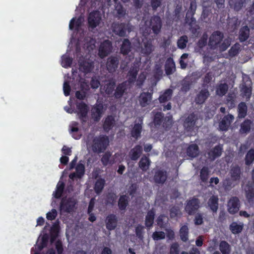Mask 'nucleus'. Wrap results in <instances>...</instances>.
<instances>
[{
    "instance_id": "f257e3e1",
    "label": "nucleus",
    "mask_w": 254,
    "mask_h": 254,
    "mask_svg": "<svg viewBox=\"0 0 254 254\" xmlns=\"http://www.w3.org/2000/svg\"><path fill=\"white\" fill-rule=\"evenodd\" d=\"M224 39L223 33L218 30L214 31L210 35L208 46L211 49L219 48L221 52L226 51L230 45V41L227 39Z\"/></svg>"
},
{
    "instance_id": "f03ea898",
    "label": "nucleus",
    "mask_w": 254,
    "mask_h": 254,
    "mask_svg": "<svg viewBox=\"0 0 254 254\" xmlns=\"http://www.w3.org/2000/svg\"><path fill=\"white\" fill-rule=\"evenodd\" d=\"M109 144L108 136L100 135L95 136L92 140V150L93 152L98 154L104 152Z\"/></svg>"
},
{
    "instance_id": "7ed1b4c3",
    "label": "nucleus",
    "mask_w": 254,
    "mask_h": 254,
    "mask_svg": "<svg viewBox=\"0 0 254 254\" xmlns=\"http://www.w3.org/2000/svg\"><path fill=\"white\" fill-rule=\"evenodd\" d=\"M113 32L121 37L127 36L132 30L133 26L129 22H114L112 24Z\"/></svg>"
},
{
    "instance_id": "20e7f679",
    "label": "nucleus",
    "mask_w": 254,
    "mask_h": 254,
    "mask_svg": "<svg viewBox=\"0 0 254 254\" xmlns=\"http://www.w3.org/2000/svg\"><path fill=\"white\" fill-rule=\"evenodd\" d=\"M76 203V201L72 197H64L60 203V210L64 212L70 213L73 211Z\"/></svg>"
},
{
    "instance_id": "39448f33",
    "label": "nucleus",
    "mask_w": 254,
    "mask_h": 254,
    "mask_svg": "<svg viewBox=\"0 0 254 254\" xmlns=\"http://www.w3.org/2000/svg\"><path fill=\"white\" fill-rule=\"evenodd\" d=\"M104 113V105L103 103L99 102L98 101L97 103L92 107L91 110V118L95 122H98Z\"/></svg>"
},
{
    "instance_id": "423d86ee",
    "label": "nucleus",
    "mask_w": 254,
    "mask_h": 254,
    "mask_svg": "<svg viewBox=\"0 0 254 254\" xmlns=\"http://www.w3.org/2000/svg\"><path fill=\"white\" fill-rule=\"evenodd\" d=\"M162 27V21L160 17L157 15L151 16L149 21V27L153 33L158 35L160 32Z\"/></svg>"
},
{
    "instance_id": "0eeeda50",
    "label": "nucleus",
    "mask_w": 254,
    "mask_h": 254,
    "mask_svg": "<svg viewBox=\"0 0 254 254\" xmlns=\"http://www.w3.org/2000/svg\"><path fill=\"white\" fill-rule=\"evenodd\" d=\"M200 202L198 198L193 197L187 201L185 206L186 212L190 215H193L200 207Z\"/></svg>"
},
{
    "instance_id": "6e6552de",
    "label": "nucleus",
    "mask_w": 254,
    "mask_h": 254,
    "mask_svg": "<svg viewBox=\"0 0 254 254\" xmlns=\"http://www.w3.org/2000/svg\"><path fill=\"white\" fill-rule=\"evenodd\" d=\"M102 17L100 11L95 10L91 12L88 17V24L90 28L94 29L100 23Z\"/></svg>"
},
{
    "instance_id": "1a4fd4ad",
    "label": "nucleus",
    "mask_w": 254,
    "mask_h": 254,
    "mask_svg": "<svg viewBox=\"0 0 254 254\" xmlns=\"http://www.w3.org/2000/svg\"><path fill=\"white\" fill-rule=\"evenodd\" d=\"M112 42L109 40H104L102 42L99 48V56L101 58H104L109 55L112 51Z\"/></svg>"
},
{
    "instance_id": "9d476101",
    "label": "nucleus",
    "mask_w": 254,
    "mask_h": 254,
    "mask_svg": "<svg viewBox=\"0 0 254 254\" xmlns=\"http://www.w3.org/2000/svg\"><path fill=\"white\" fill-rule=\"evenodd\" d=\"M202 89L198 93L195 98V102L197 104H202L207 100L210 96V93L208 91V86L205 84L201 85Z\"/></svg>"
},
{
    "instance_id": "9b49d317",
    "label": "nucleus",
    "mask_w": 254,
    "mask_h": 254,
    "mask_svg": "<svg viewBox=\"0 0 254 254\" xmlns=\"http://www.w3.org/2000/svg\"><path fill=\"white\" fill-rule=\"evenodd\" d=\"M127 81H125L119 83L115 88L113 97L116 99H121L125 93H127L128 88Z\"/></svg>"
},
{
    "instance_id": "f8f14e48",
    "label": "nucleus",
    "mask_w": 254,
    "mask_h": 254,
    "mask_svg": "<svg viewBox=\"0 0 254 254\" xmlns=\"http://www.w3.org/2000/svg\"><path fill=\"white\" fill-rule=\"evenodd\" d=\"M196 9V4L194 0H191L190 3V6L186 14V21L189 23V25L192 26V24L195 23L196 20L193 17Z\"/></svg>"
},
{
    "instance_id": "ddd939ff",
    "label": "nucleus",
    "mask_w": 254,
    "mask_h": 254,
    "mask_svg": "<svg viewBox=\"0 0 254 254\" xmlns=\"http://www.w3.org/2000/svg\"><path fill=\"white\" fill-rule=\"evenodd\" d=\"M119 64V58L117 56H111L108 57L106 62L107 70L110 73L116 71Z\"/></svg>"
},
{
    "instance_id": "4468645a",
    "label": "nucleus",
    "mask_w": 254,
    "mask_h": 254,
    "mask_svg": "<svg viewBox=\"0 0 254 254\" xmlns=\"http://www.w3.org/2000/svg\"><path fill=\"white\" fill-rule=\"evenodd\" d=\"M153 90L151 92H143L138 97L139 105L141 107H146L149 105L152 100Z\"/></svg>"
},
{
    "instance_id": "2eb2a0df",
    "label": "nucleus",
    "mask_w": 254,
    "mask_h": 254,
    "mask_svg": "<svg viewBox=\"0 0 254 254\" xmlns=\"http://www.w3.org/2000/svg\"><path fill=\"white\" fill-rule=\"evenodd\" d=\"M197 117L194 113L190 114L186 119L184 126L188 131H191L194 129Z\"/></svg>"
},
{
    "instance_id": "dca6fc26",
    "label": "nucleus",
    "mask_w": 254,
    "mask_h": 254,
    "mask_svg": "<svg viewBox=\"0 0 254 254\" xmlns=\"http://www.w3.org/2000/svg\"><path fill=\"white\" fill-rule=\"evenodd\" d=\"M240 206L239 199L236 196L232 197L228 203L229 212L233 214H235L239 210Z\"/></svg>"
},
{
    "instance_id": "f3484780",
    "label": "nucleus",
    "mask_w": 254,
    "mask_h": 254,
    "mask_svg": "<svg viewBox=\"0 0 254 254\" xmlns=\"http://www.w3.org/2000/svg\"><path fill=\"white\" fill-rule=\"evenodd\" d=\"M116 121L115 117L112 115H108L104 119L103 123V129L106 132H108L115 125Z\"/></svg>"
},
{
    "instance_id": "a211bd4d",
    "label": "nucleus",
    "mask_w": 254,
    "mask_h": 254,
    "mask_svg": "<svg viewBox=\"0 0 254 254\" xmlns=\"http://www.w3.org/2000/svg\"><path fill=\"white\" fill-rule=\"evenodd\" d=\"M234 119V116L231 114L225 116L219 123V127L220 130L222 131L228 130L230 125Z\"/></svg>"
},
{
    "instance_id": "6ab92c4d",
    "label": "nucleus",
    "mask_w": 254,
    "mask_h": 254,
    "mask_svg": "<svg viewBox=\"0 0 254 254\" xmlns=\"http://www.w3.org/2000/svg\"><path fill=\"white\" fill-rule=\"evenodd\" d=\"M139 121L140 123H135L130 131L131 136L136 139L140 137L142 130L143 120L140 119Z\"/></svg>"
},
{
    "instance_id": "aec40b11",
    "label": "nucleus",
    "mask_w": 254,
    "mask_h": 254,
    "mask_svg": "<svg viewBox=\"0 0 254 254\" xmlns=\"http://www.w3.org/2000/svg\"><path fill=\"white\" fill-rule=\"evenodd\" d=\"M77 114L82 117H87L89 108L87 104L83 101L76 103Z\"/></svg>"
},
{
    "instance_id": "412c9836",
    "label": "nucleus",
    "mask_w": 254,
    "mask_h": 254,
    "mask_svg": "<svg viewBox=\"0 0 254 254\" xmlns=\"http://www.w3.org/2000/svg\"><path fill=\"white\" fill-rule=\"evenodd\" d=\"M118 219L117 216L114 214L108 215L106 219V228L112 231L116 229L117 226Z\"/></svg>"
},
{
    "instance_id": "4be33fe9",
    "label": "nucleus",
    "mask_w": 254,
    "mask_h": 254,
    "mask_svg": "<svg viewBox=\"0 0 254 254\" xmlns=\"http://www.w3.org/2000/svg\"><path fill=\"white\" fill-rule=\"evenodd\" d=\"M229 175L230 177L233 178V180L239 183L242 175V170L240 167L238 165L232 166L229 171Z\"/></svg>"
},
{
    "instance_id": "5701e85b",
    "label": "nucleus",
    "mask_w": 254,
    "mask_h": 254,
    "mask_svg": "<svg viewBox=\"0 0 254 254\" xmlns=\"http://www.w3.org/2000/svg\"><path fill=\"white\" fill-rule=\"evenodd\" d=\"M223 151V146L221 144L216 145L214 147L212 148L208 152V155L209 158L212 160H214L217 158L220 157Z\"/></svg>"
},
{
    "instance_id": "b1692460",
    "label": "nucleus",
    "mask_w": 254,
    "mask_h": 254,
    "mask_svg": "<svg viewBox=\"0 0 254 254\" xmlns=\"http://www.w3.org/2000/svg\"><path fill=\"white\" fill-rule=\"evenodd\" d=\"M250 29L247 25L242 26L239 31L238 39L240 42L247 41L250 37Z\"/></svg>"
},
{
    "instance_id": "393cba45",
    "label": "nucleus",
    "mask_w": 254,
    "mask_h": 254,
    "mask_svg": "<svg viewBox=\"0 0 254 254\" xmlns=\"http://www.w3.org/2000/svg\"><path fill=\"white\" fill-rule=\"evenodd\" d=\"M142 153V147L140 145H136L129 152V156L132 161H136L140 157Z\"/></svg>"
},
{
    "instance_id": "a878e982",
    "label": "nucleus",
    "mask_w": 254,
    "mask_h": 254,
    "mask_svg": "<svg viewBox=\"0 0 254 254\" xmlns=\"http://www.w3.org/2000/svg\"><path fill=\"white\" fill-rule=\"evenodd\" d=\"M139 71V67L138 66L134 64L130 68L128 72L127 81L130 84H133L136 80L137 75Z\"/></svg>"
},
{
    "instance_id": "bb28decb",
    "label": "nucleus",
    "mask_w": 254,
    "mask_h": 254,
    "mask_svg": "<svg viewBox=\"0 0 254 254\" xmlns=\"http://www.w3.org/2000/svg\"><path fill=\"white\" fill-rule=\"evenodd\" d=\"M167 175L166 171H157L154 176V180L157 184H164L167 180Z\"/></svg>"
},
{
    "instance_id": "cd10ccee",
    "label": "nucleus",
    "mask_w": 254,
    "mask_h": 254,
    "mask_svg": "<svg viewBox=\"0 0 254 254\" xmlns=\"http://www.w3.org/2000/svg\"><path fill=\"white\" fill-rule=\"evenodd\" d=\"M116 81L114 79H109L104 86L105 93L108 95H113L116 87Z\"/></svg>"
},
{
    "instance_id": "c85d7f7f",
    "label": "nucleus",
    "mask_w": 254,
    "mask_h": 254,
    "mask_svg": "<svg viewBox=\"0 0 254 254\" xmlns=\"http://www.w3.org/2000/svg\"><path fill=\"white\" fill-rule=\"evenodd\" d=\"M155 215V211L153 209L147 212L145 219V225L147 228L150 229L153 226Z\"/></svg>"
},
{
    "instance_id": "c756f323",
    "label": "nucleus",
    "mask_w": 254,
    "mask_h": 254,
    "mask_svg": "<svg viewBox=\"0 0 254 254\" xmlns=\"http://www.w3.org/2000/svg\"><path fill=\"white\" fill-rule=\"evenodd\" d=\"M218 196L214 195L208 199V205L213 213H216L218 209Z\"/></svg>"
},
{
    "instance_id": "7c9ffc66",
    "label": "nucleus",
    "mask_w": 254,
    "mask_h": 254,
    "mask_svg": "<svg viewBox=\"0 0 254 254\" xmlns=\"http://www.w3.org/2000/svg\"><path fill=\"white\" fill-rule=\"evenodd\" d=\"M76 173H73L69 175L70 178H73V177H76L78 178H81L85 173V166L80 162L77 164L76 166L75 167Z\"/></svg>"
},
{
    "instance_id": "2f4dec72",
    "label": "nucleus",
    "mask_w": 254,
    "mask_h": 254,
    "mask_svg": "<svg viewBox=\"0 0 254 254\" xmlns=\"http://www.w3.org/2000/svg\"><path fill=\"white\" fill-rule=\"evenodd\" d=\"M253 122L249 119H246L240 126V132L241 134H247L250 132Z\"/></svg>"
},
{
    "instance_id": "473e14b6",
    "label": "nucleus",
    "mask_w": 254,
    "mask_h": 254,
    "mask_svg": "<svg viewBox=\"0 0 254 254\" xmlns=\"http://www.w3.org/2000/svg\"><path fill=\"white\" fill-rule=\"evenodd\" d=\"M129 201V197L126 194L121 195L118 201V207L120 210H126Z\"/></svg>"
},
{
    "instance_id": "72a5a7b5",
    "label": "nucleus",
    "mask_w": 254,
    "mask_h": 254,
    "mask_svg": "<svg viewBox=\"0 0 254 254\" xmlns=\"http://www.w3.org/2000/svg\"><path fill=\"white\" fill-rule=\"evenodd\" d=\"M176 70L175 64L173 59H168L165 65V70L167 75L172 74Z\"/></svg>"
},
{
    "instance_id": "f704fd0d",
    "label": "nucleus",
    "mask_w": 254,
    "mask_h": 254,
    "mask_svg": "<svg viewBox=\"0 0 254 254\" xmlns=\"http://www.w3.org/2000/svg\"><path fill=\"white\" fill-rule=\"evenodd\" d=\"M131 42L128 39H125L120 48L121 53L124 55H127L131 51Z\"/></svg>"
},
{
    "instance_id": "c9c22d12",
    "label": "nucleus",
    "mask_w": 254,
    "mask_h": 254,
    "mask_svg": "<svg viewBox=\"0 0 254 254\" xmlns=\"http://www.w3.org/2000/svg\"><path fill=\"white\" fill-rule=\"evenodd\" d=\"M93 67L92 63L86 61H82L79 64V70L84 73H88L91 71Z\"/></svg>"
},
{
    "instance_id": "e433bc0d",
    "label": "nucleus",
    "mask_w": 254,
    "mask_h": 254,
    "mask_svg": "<svg viewBox=\"0 0 254 254\" xmlns=\"http://www.w3.org/2000/svg\"><path fill=\"white\" fill-rule=\"evenodd\" d=\"M65 184L63 182H59L56 186V190L53 192V196L57 199L60 198L63 193Z\"/></svg>"
},
{
    "instance_id": "4c0bfd02",
    "label": "nucleus",
    "mask_w": 254,
    "mask_h": 254,
    "mask_svg": "<svg viewBox=\"0 0 254 254\" xmlns=\"http://www.w3.org/2000/svg\"><path fill=\"white\" fill-rule=\"evenodd\" d=\"M199 153L198 146L196 144H192L189 146L187 149V155L192 158L196 157Z\"/></svg>"
},
{
    "instance_id": "58836bf2",
    "label": "nucleus",
    "mask_w": 254,
    "mask_h": 254,
    "mask_svg": "<svg viewBox=\"0 0 254 254\" xmlns=\"http://www.w3.org/2000/svg\"><path fill=\"white\" fill-rule=\"evenodd\" d=\"M248 107L245 102H241L238 106V117L244 118L247 115Z\"/></svg>"
},
{
    "instance_id": "ea45409f",
    "label": "nucleus",
    "mask_w": 254,
    "mask_h": 254,
    "mask_svg": "<svg viewBox=\"0 0 254 254\" xmlns=\"http://www.w3.org/2000/svg\"><path fill=\"white\" fill-rule=\"evenodd\" d=\"M244 228V224L242 223L238 224L236 222H233L229 226V229L233 234L240 233Z\"/></svg>"
},
{
    "instance_id": "a19ab883",
    "label": "nucleus",
    "mask_w": 254,
    "mask_h": 254,
    "mask_svg": "<svg viewBox=\"0 0 254 254\" xmlns=\"http://www.w3.org/2000/svg\"><path fill=\"white\" fill-rule=\"evenodd\" d=\"M246 2V0H230L229 4L234 10L236 11H240L244 4Z\"/></svg>"
},
{
    "instance_id": "79ce46f5",
    "label": "nucleus",
    "mask_w": 254,
    "mask_h": 254,
    "mask_svg": "<svg viewBox=\"0 0 254 254\" xmlns=\"http://www.w3.org/2000/svg\"><path fill=\"white\" fill-rule=\"evenodd\" d=\"M173 94V90L171 89H166L162 94H161L158 98L160 103H165L170 100Z\"/></svg>"
},
{
    "instance_id": "37998d69",
    "label": "nucleus",
    "mask_w": 254,
    "mask_h": 254,
    "mask_svg": "<svg viewBox=\"0 0 254 254\" xmlns=\"http://www.w3.org/2000/svg\"><path fill=\"white\" fill-rule=\"evenodd\" d=\"M238 184L239 183L237 181L233 180V178L230 177V178H227L223 181V185L225 190H230Z\"/></svg>"
},
{
    "instance_id": "c03bdc74",
    "label": "nucleus",
    "mask_w": 254,
    "mask_h": 254,
    "mask_svg": "<svg viewBox=\"0 0 254 254\" xmlns=\"http://www.w3.org/2000/svg\"><path fill=\"white\" fill-rule=\"evenodd\" d=\"M78 125V123L77 122H73L72 124L73 126L71 127L70 130V133L72 137L75 139H79L81 136V134L79 131V128L77 127Z\"/></svg>"
},
{
    "instance_id": "a18cd8bd",
    "label": "nucleus",
    "mask_w": 254,
    "mask_h": 254,
    "mask_svg": "<svg viewBox=\"0 0 254 254\" xmlns=\"http://www.w3.org/2000/svg\"><path fill=\"white\" fill-rule=\"evenodd\" d=\"M219 250L222 254H230L231 247L226 241H221L219 244Z\"/></svg>"
},
{
    "instance_id": "49530a36",
    "label": "nucleus",
    "mask_w": 254,
    "mask_h": 254,
    "mask_svg": "<svg viewBox=\"0 0 254 254\" xmlns=\"http://www.w3.org/2000/svg\"><path fill=\"white\" fill-rule=\"evenodd\" d=\"M179 233L181 240L186 242L189 240V228L187 225L182 226L180 229Z\"/></svg>"
},
{
    "instance_id": "de8ad7c7",
    "label": "nucleus",
    "mask_w": 254,
    "mask_h": 254,
    "mask_svg": "<svg viewBox=\"0 0 254 254\" xmlns=\"http://www.w3.org/2000/svg\"><path fill=\"white\" fill-rule=\"evenodd\" d=\"M139 167L144 171H146L149 168L150 164V161L149 159L146 156H143L139 162Z\"/></svg>"
},
{
    "instance_id": "09e8293b",
    "label": "nucleus",
    "mask_w": 254,
    "mask_h": 254,
    "mask_svg": "<svg viewBox=\"0 0 254 254\" xmlns=\"http://www.w3.org/2000/svg\"><path fill=\"white\" fill-rule=\"evenodd\" d=\"M228 90V86L226 83H220L216 87V93L222 97L225 95Z\"/></svg>"
},
{
    "instance_id": "8fccbe9b",
    "label": "nucleus",
    "mask_w": 254,
    "mask_h": 254,
    "mask_svg": "<svg viewBox=\"0 0 254 254\" xmlns=\"http://www.w3.org/2000/svg\"><path fill=\"white\" fill-rule=\"evenodd\" d=\"M246 197L249 203L254 201V188L251 186H248L245 189Z\"/></svg>"
},
{
    "instance_id": "3c124183",
    "label": "nucleus",
    "mask_w": 254,
    "mask_h": 254,
    "mask_svg": "<svg viewBox=\"0 0 254 254\" xmlns=\"http://www.w3.org/2000/svg\"><path fill=\"white\" fill-rule=\"evenodd\" d=\"M105 184V181L104 179L100 178L98 179L95 182L94 189L97 194H99L102 191Z\"/></svg>"
},
{
    "instance_id": "603ef678",
    "label": "nucleus",
    "mask_w": 254,
    "mask_h": 254,
    "mask_svg": "<svg viewBox=\"0 0 254 254\" xmlns=\"http://www.w3.org/2000/svg\"><path fill=\"white\" fill-rule=\"evenodd\" d=\"M210 171L207 167L204 166L202 168L200 172V179L201 181L203 183L207 182Z\"/></svg>"
},
{
    "instance_id": "864d4df0",
    "label": "nucleus",
    "mask_w": 254,
    "mask_h": 254,
    "mask_svg": "<svg viewBox=\"0 0 254 254\" xmlns=\"http://www.w3.org/2000/svg\"><path fill=\"white\" fill-rule=\"evenodd\" d=\"M245 164L247 166H250L254 161V149L251 148L250 149L246 155Z\"/></svg>"
},
{
    "instance_id": "5fc2aeb1",
    "label": "nucleus",
    "mask_w": 254,
    "mask_h": 254,
    "mask_svg": "<svg viewBox=\"0 0 254 254\" xmlns=\"http://www.w3.org/2000/svg\"><path fill=\"white\" fill-rule=\"evenodd\" d=\"M225 104L231 109L235 106V98L233 94L229 93L226 97Z\"/></svg>"
},
{
    "instance_id": "6e6d98bb",
    "label": "nucleus",
    "mask_w": 254,
    "mask_h": 254,
    "mask_svg": "<svg viewBox=\"0 0 254 254\" xmlns=\"http://www.w3.org/2000/svg\"><path fill=\"white\" fill-rule=\"evenodd\" d=\"M164 120V114L162 112H157L154 115L153 123L156 126H160Z\"/></svg>"
},
{
    "instance_id": "4d7b16f0",
    "label": "nucleus",
    "mask_w": 254,
    "mask_h": 254,
    "mask_svg": "<svg viewBox=\"0 0 254 254\" xmlns=\"http://www.w3.org/2000/svg\"><path fill=\"white\" fill-rule=\"evenodd\" d=\"M188 42V38L186 35L181 36L177 41L178 47L180 49H184L186 47Z\"/></svg>"
},
{
    "instance_id": "13d9d810",
    "label": "nucleus",
    "mask_w": 254,
    "mask_h": 254,
    "mask_svg": "<svg viewBox=\"0 0 254 254\" xmlns=\"http://www.w3.org/2000/svg\"><path fill=\"white\" fill-rule=\"evenodd\" d=\"M73 59L68 56H63L62 57V66L64 68L70 67L72 63Z\"/></svg>"
},
{
    "instance_id": "bf43d9fd",
    "label": "nucleus",
    "mask_w": 254,
    "mask_h": 254,
    "mask_svg": "<svg viewBox=\"0 0 254 254\" xmlns=\"http://www.w3.org/2000/svg\"><path fill=\"white\" fill-rule=\"evenodd\" d=\"M208 36L206 33L203 34L201 37L198 41L197 43V46L200 48L202 49L204 47L207 43Z\"/></svg>"
},
{
    "instance_id": "052dcab7",
    "label": "nucleus",
    "mask_w": 254,
    "mask_h": 254,
    "mask_svg": "<svg viewBox=\"0 0 254 254\" xmlns=\"http://www.w3.org/2000/svg\"><path fill=\"white\" fill-rule=\"evenodd\" d=\"M81 25V22L79 19L75 20V18H72L69 24V28L70 30H73L75 27L76 30H78Z\"/></svg>"
},
{
    "instance_id": "680f3d73",
    "label": "nucleus",
    "mask_w": 254,
    "mask_h": 254,
    "mask_svg": "<svg viewBox=\"0 0 254 254\" xmlns=\"http://www.w3.org/2000/svg\"><path fill=\"white\" fill-rule=\"evenodd\" d=\"M191 85V82L188 80H184L182 83L181 90L187 92L190 90Z\"/></svg>"
},
{
    "instance_id": "e2e57ef3",
    "label": "nucleus",
    "mask_w": 254,
    "mask_h": 254,
    "mask_svg": "<svg viewBox=\"0 0 254 254\" xmlns=\"http://www.w3.org/2000/svg\"><path fill=\"white\" fill-rule=\"evenodd\" d=\"M165 234L163 231H155L152 234V238L154 241H158L165 239Z\"/></svg>"
},
{
    "instance_id": "0e129e2a",
    "label": "nucleus",
    "mask_w": 254,
    "mask_h": 254,
    "mask_svg": "<svg viewBox=\"0 0 254 254\" xmlns=\"http://www.w3.org/2000/svg\"><path fill=\"white\" fill-rule=\"evenodd\" d=\"M60 230L59 224L54 223L51 228L50 233L52 237L56 238L58 236Z\"/></svg>"
},
{
    "instance_id": "69168bd1",
    "label": "nucleus",
    "mask_w": 254,
    "mask_h": 254,
    "mask_svg": "<svg viewBox=\"0 0 254 254\" xmlns=\"http://www.w3.org/2000/svg\"><path fill=\"white\" fill-rule=\"evenodd\" d=\"M240 50V45L238 44H236L233 45L229 50V54L231 57H234L237 55L239 53Z\"/></svg>"
},
{
    "instance_id": "338daca9",
    "label": "nucleus",
    "mask_w": 254,
    "mask_h": 254,
    "mask_svg": "<svg viewBox=\"0 0 254 254\" xmlns=\"http://www.w3.org/2000/svg\"><path fill=\"white\" fill-rule=\"evenodd\" d=\"M242 92L244 96H246L249 99L251 97L252 89L251 87L247 86L246 85H243L242 88Z\"/></svg>"
},
{
    "instance_id": "774afa93",
    "label": "nucleus",
    "mask_w": 254,
    "mask_h": 254,
    "mask_svg": "<svg viewBox=\"0 0 254 254\" xmlns=\"http://www.w3.org/2000/svg\"><path fill=\"white\" fill-rule=\"evenodd\" d=\"M179 254V245L178 243H173L170 249V254Z\"/></svg>"
}]
</instances>
